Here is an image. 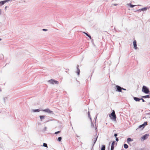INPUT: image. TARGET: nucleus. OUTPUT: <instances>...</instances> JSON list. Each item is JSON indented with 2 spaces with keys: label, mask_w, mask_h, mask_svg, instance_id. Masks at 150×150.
<instances>
[{
  "label": "nucleus",
  "mask_w": 150,
  "mask_h": 150,
  "mask_svg": "<svg viewBox=\"0 0 150 150\" xmlns=\"http://www.w3.org/2000/svg\"><path fill=\"white\" fill-rule=\"evenodd\" d=\"M110 117L114 121H116V116L115 114V112L113 110L112 112L109 115Z\"/></svg>",
  "instance_id": "obj_1"
},
{
  "label": "nucleus",
  "mask_w": 150,
  "mask_h": 150,
  "mask_svg": "<svg viewBox=\"0 0 150 150\" xmlns=\"http://www.w3.org/2000/svg\"><path fill=\"white\" fill-rule=\"evenodd\" d=\"M142 91L146 94L149 93L150 92L149 88L145 86H143Z\"/></svg>",
  "instance_id": "obj_2"
},
{
  "label": "nucleus",
  "mask_w": 150,
  "mask_h": 150,
  "mask_svg": "<svg viewBox=\"0 0 150 150\" xmlns=\"http://www.w3.org/2000/svg\"><path fill=\"white\" fill-rule=\"evenodd\" d=\"M42 110L44 112H46L49 114H54L53 111L51 110L48 108H47L44 110Z\"/></svg>",
  "instance_id": "obj_3"
},
{
  "label": "nucleus",
  "mask_w": 150,
  "mask_h": 150,
  "mask_svg": "<svg viewBox=\"0 0 150 150\" xmlns=\"http://www.w3.org/2000/svg\"><path fill=\"white\" fill-rule=\"evenodd\" d=\"M48 82L51 84H53L54 83L56 84H58L59 82L58 81L53 80V79H51L48 81Z\"/></svg>",
  "instance_id": "obj_4"
},
{
  "label": "nucleus",
  "mask_w": 150,
  "mask_h": 150,
  "mask_svg": "<svg viewBox=\"0 0 150 150\" xmlns=\"http://www.w3.org/2000/svg\"><path fill=\"white\" fill-rule=\"evenodd\" d=\"M116 91H117L119 92H122V88L120 86H119L118 85H117L116 86Z\"/></svg>",
  "instance_id": "obj_5"
},
{
  "label": "nucleus",
  "mask_w": 150,
  "mask_h": 150,
  "mask_svg": "<svg viewBox=\"0 0 150 150\" xmlns=\"http://www.w3.org/2000/svg\"><path fill=\"white\" fill-rule=\"evenodd\" d=\"M147 122H145L142 125H140L139 126L138 128H142V129L144 128L145 126L147 125Z\"/></svg>",
  "instance_id": "obj_6"
},
{
  "label": "nucleus",
  "mask_w": 150,
  "mask_h": 150,
  "mask_svg": "<svg viewBox=\"0 0 150 150\" xmlns=\"http://www.w3.org/2000/svg\"><path fill=\"white\" fill-rule=\"evenodd\" d=\"M88 117L90 119V120H91V127L92 128H93L94 127V125L93 124V122H92V119H91V117L90 115V112H89V111L88 112Z\"/></svg>",
  "instance_id": "obj_7"
},
{
  "label": "nucleus",
  "mask_w": 150,
  "mask_h": 150,
  "mask_svg": "<svg viewBox=\"0 0 150 150\" xmlns=\"http://www.w3.org/2000/svg\"><path fill=\"white\" fill-rule=\"evenodd\" d=\"M149 136V134H146L144 135L143 136L141 137L142 139H143V140H144L146 139Z\"/></svg>",
  "instance_id": "obj_8"
},
{
  "label": "nucleus",
  "mask_w": 150,
  "mask_h": 150,
  "mask_svg": "<svg viewBox=\"0 0 150 150\" xmlns=\"http://www.w3.org/2000/svg\"><path fill=\"white\" fill-rule=\"evenodd\" d=\"M148 8L147 7H144L142 8L141 9H139L137 11H146L147 9Z\"/></svg>",
  "instance_id": "obj_9"
},
{
  "label": "nucleus",
  "mask_w": 150,
  "mask_h": 150,
  "mask_svg": "<svg viewBox=\"0 0 150 150\" xmlns=\"http://www.w3.org/2000/svg\"><path fill=\"white\" fill-rule=\"evenodd\" d=\"M98 136H97L95 138H93V139H92V141L93 142V146L96 143V142L97 140V138H98Z\"/></svg>",
  "instance_id": "obj_10"
},
{
  "label": "nucleus",
  "mask_w": 150,
  "mask_h": 150,
  "mask_svg": "<svg viewBox=\"0 0 150 150\" xmlns=\"http://www.w3.org/2000/svg\"><path fill=\"white\" fill-rule=\"evenodd\" d=\"M133 43V45L134 46V49L136 50L137 49V42H136V40L134 41Z\"/></svg>",
  "instance_id": "obj_11"
},
{
  "label": "nucleus",
  "mask_w": 150,
  "mask_h": 150,
  "mask_svg": "<svg viewBox=\"0 0 150 150\" xmlns=\"http://www.w3.org/2000/svg\"><path fill=\"white\" fill-rule=\"evenodd\" d=\"M40 111V110L39 109H35V110H32V111L33 112H39Z\"/></svg>",
  "instance_id": "obj_12"
},
{
  "label": "nucleus",
  "mask_w": 150,
  "mask_h": 150,
  "mask_svg": "<svg viewBox=\"0 0 150 150\" xmlns=\"http://www.w3.org/2000/svg\"><path fill=\"white\" fill-rule=\"evenodd\" d=\"M40 120L42 121V120L43 119H44L45 118V117H46V116L45 115H40Z\"/></svg>",
  "instance_id": "obj_13"
},
{
  "label": "nucleus",
  "mask_w": 150,
  "mask_h": 150,
  "mask_svg": "<svg viewBox=\"0 0 150 150\" xmlns=\"http://www.w3.org/2000/svg\"><path fill=\"white\" fill-rule=\"evenodd\" d=\"M133 141V139H131L130 138H128L127 139V142L128 143H129V142H132Z\"/></svg>",
  "instance_id": "obj_14"
},
{
  "label": "nucleus",
  "mask_w": 150,
  "mask_h": 150,
  "mask_svg": "<svg viewBox=\"0 0 150 150\" xmlns=\"http://www.w3.org/2000/svg\"><path fill=\"white\" fill-rule=\"evenodd\" d=\"M134 99L136 101H139L140 100H141L140 98L136 97H134Z\"/></svg>",
  "instance_id": "obj_15"
},
{
  "label": "nucleus",
  "mask_w": 150,
  "mask_h": 150,
  "mask_svg": "<svg viewBox=\"0 0 150 150\" xmlns=\"http://www.w3.org/2000/svg\"><path fill=\"white\" fill-rule=\"evenodd\" d=\"M77 74L78 75H79V73L80 72V70H79V65H77Z\"/></svg>",
  "instance_id": "obj_16"
},
{
  "label": "nucleus",
  "mask_w": 150,
  "mask_h": 150,
  "mask_svg": "<svg viewBox=\"0 0 150 150\" xmlns=\"http://www.w3.org/2000/svg\"><path fill=\"white\" fill-rule=\"evenodd\" d=\"M105 146L104 145H102V146L101 148V150H105Z\"/></svg>",
  "instance_id": "obj_17"
},
{
  "label": "nucleus",
  "mask_w": 150,
  "mask_h": 150,
  "mask_svg": "<svg viewBox=\"0 0 150 150\" xmlns=\"http://www.w3.org/2000/svg\"><path fill=\"white\" fill-rule=\"evenodd\" d=\"M127 5L129 6H130L131 8H133L134 7V6H136V5H132V4H127Z\"/></svg>",
  "instance_id": "obj_18"
},
{
  "label": "nucleus",
  "mask_w": 150,
  "mask_h": 150,
  "mask_svg": "<svg viewBox=\"0 0 150 150\" xmlns=\"http://www.w3.org/2000/svg\"><path fill=\"white\" fill-rule=\"evenodd\" d=\"M142 97L145 98H150V96L149 95H147L145 96H142Z\"/></svg>",
  "instance_id": "obj_19"
},
{
  "label": "nucleus",
  "mask_w": 150,
  "mask_h": 150,
  "mask_svg": "<svg viewBox=\"0 0 150 150\" xmlns=\"http://www.w3.org/2000/svg\"><path fill=\"white\" fill-rule=\"evenodd\" d=\"M11 0H6L2 1V2L3 3V4H4L5 3H6V2H8L9 1H11Z\"/></svg>",
  "instance_id": "obj_20"
},
{
  "label": "nucleus",
  "mask_w": 150,
  "mask_h": 150,
  "mask_svg": "<svg viewBox=\"0 0 150 150\" xmlns=\"http://www.w3.org/2000/svg\"><path fill=\"white\" fill-rule=\"evenodd\" d=\"M124 147L126 149H127L128 147V146L126 144H124Z\"/></svg>",
  "instance_id": "obj_21"
},
{
  "label": "nucleus",
  "mask_w": 150,
  "mask_h": 150,
  "mask_svg": "<svg viewBox=\"0 0 150 150\" xmlns=\"http://www.w3.org/2000/svg\"><path fill=\"white\" fill-rule=\"evenodd\" d=\"M83 33L88 36L90 39H91V37L89 35L85 32H83Z\"/></svg>",
  "instance_id": "obj_22"
},
{
  "label": "nucleus",
  "mask_w": 150,
  "mask_h": 150,
  "mask_svg": "<svg viewBox=\"0 0 150 150\" xmlns=\"http://www.w3.org/2000/svg\"><path fill=\"white\" fill-rule=\"evenodd\" d=\"M42 146H44L45 147H47V144L45 143H44L43 144V145Z\"/></svg>",
  "instance_id": "obj_23"
},
{
  "label": "nucleus",
  "mask_w": 150,
  "mask_h": 150,
  "mask_svg": "<svg viewBox=\"0 0 150 150\" xmlns=\"http://www.w3.org/2000/svg\"><path fill=\"white\" fill-rule=\"evenodd\" d=\"M62 139V138L61 137H59L58 138V140L59 142H61V140Z\"/></svg>",
  "instance_id": "obj_24"
},
{
  "label": "nucleus",
  "mask_w": 150,
  "mask_h": 150,
  "mask_svg": "<svg viewBox=\"0 0 150 150\" xmlns=\"http://www.w3.org/2000/svg\"><path fill=\"white\" fill-rule=\"evenodd\" d=\"M115 143V141H113L112 142L111 146L114 147V144Z\"/></svg>",
  "instance_id": "obj_25"
},
{
  "label": "nucleus",
  "mask_w": 150,
  "mask_h": 150,
  "mask_svg": "<svg viewBox=\"0 0 150 150\" xmlns=\"http://www.w3.org/2000/svg\"><path fill=\"white\" fill-rule=\"evenodd\" d=\"M117 5H118V4H111V6L112 7L114 6H117Z\"/></svg>",
  "instance_id": "obj_26"
},
{
  "label": "nucleus",
  "mask_w": 150,
  "mask_h": 150,
  "mask_svg": "<svg viewBox=\"0 0 150 150\" xmlns=\"http://www.w3.org/2000/svg\"><path fill=\"white\" fill-rule=\"evenodd\" d=\"M3 5L4 4H3L2 1H0V6H1Z\"/></svg>",
  "instance_id": "obj_27"
},
{
  "label": "nucleus",
  "mask_w": 150,
  "mask_h": 150,
  "mask_svg": "<svg viewBox=\"0 0 150 150\" xmlns=\"http://www.w3.org/2000/svg\"><path fill=\"white\" fill-rule=\"evenodd\" d=\"M61 132V131H57V132H56L55 133V134H58L59 133H60Z\"/></svg>",
  "instance_id": "obj_28"
},
{
  "label": "nucleus",
  "mask_w": 150,
  "mask_h": 150,
  "mask_svg": "<svg viewBox=\"0 0 150 150\" xmlns=\"http://www.w3.org/2000/svg\"><path fill=\"white\" fill-rule=\"evenodd\" d=\"M47 29H42V30L45 31H47Z\"/></svg>",
  "instance_id": "obj_29"
},
{
  "label": "nucleus",
  "mask_w": 150,
  "mask_h": 150,
  "mask_svg": "<svg viewBox=\"0 0 150 150\" xmlns=\"http://www.w3.org/2000/svg\"><path fill=\"white\" fill-rule=\"evenodd\" d=\"M114 147H113L112 146H111L110 150H114Z\"/></svg>",
  "instance_id": "obj_30"
},
{
  "label": "nucleus",
  "mask_w": 150,
  "mask_h": 150,
  "mask_svg": "<svg viewBox=\"0 0 150 150\" xmlns=\"http://www.w3.org/2000/svg\"><path fill=\"white\" fill-rule=\"evenodd\" d=\"M116 139V141H117V142H118V140H119L116 137V139Z\"/></svg>",
  "instance_id": "obj_31"
},
{
  "label": "nucleus",
  "mask_w": 150,
  "mask_h": 150,
  "mask_svg": "<svg viewBox=\"0 0 150 150\" xmlns=\"http://www.w3.org/2000/svg\"><path fill=\"white\" fill-rule=\"evenodd\" d=\"M140 99H141V100H142V102H144L145 101L144 100V99H143V98H140Z\"/></svg>",
  "instance_id": "obj_32"
},
{
  "label": "nucleus",
  "mask_w": 150,
  "mask_h": 150,
  "mask_svg": "<svg viewBox=\"0 0 150 150\" xmlns=\"http://www.w3.org/2000/svg\"><path fill=\"white\" fill-rule=\"evenodd\" d=\"M114 136L115 137H116L117 136V134L116 133H115L114 134Z\"/></svg>",
  "instance_id": "obj_33"
},
{
  "label": "nucleus",
  "mask_w": 150,
  "mask_h": 150,
  "mask_svg": "<svg viewBox=\"0 0 150 150\" xmlns=\"http://www.w3.org/2000/svg\"><path fill=\"white\" fill-rule=\"evenodd\" d=\"M122 90H125V91L126 90V89L123 88H122Z\"/></svg>",
  "instance_id": "obj_34"
},
{
  "label": "nucleus",
  "mask_w": 150,
  "mask_h": 150,
  "mask_svg": "<svg viewBox=\"0 0 150 150\" xmlns=\"http://www.w3.org/2000/svg\"><path fill=\"white\" fill-rule=\"evenodd\" d=\"M47 127H45L44 128V129L45 130H46V129H47Z\"/></svg>",
  "instance_id": "obj_35"
},
{
  "label": "nucleus",
  "mask_w": 150,
  "mask_h": 150,
  "mask_svg": "<svg viewBox=\"0 0 150 150\" xmlns=\"http://www.w3.org/2000/svg\"><path fill=\"white\" fill-rule=\"evenodd\" d=\"M1 9H0V15L1 14Z\"/></svg>",
  "instance_id": "obj_36"
},
{
  "label": "nucleus",
  "mask_w": 150,
  "mask_h": 150,
  "mask_svg": "<svg viewBox=\"0 0 150 150\" xmlns=\"http://www.w3.org/2000/svg\"><path fill=\"white\" fill-rule=\"evenodd\" d=\"M4 102H5V98H4Z\"/></svg>",
  "instance_id": "obj_37"
},
{
  "label": "nucleus",
  "mask_w": 150,
  "mask_h": 150,
  "mask_svg": "<svg viewBox=\"0 0 150 150\" xmlns=\"http://www.w3.org/2000/svg\"><path fill=\"white\" fill-rule=\"evenodd\" d=\"M97 129V127H96L95 128V129L96 130Z\"/></svg>",
  "instance_id": "obj_38"
},
{
  "label": "nucleus",
  "mask_w": 150,
  "mask_h": 150,
  "mask_svg": "<svg viewBox=\"0 0 150 150\" xmlns=\"http://www.w3.org/2000/svg\"><path fill=\"white\" fill-rule=\"evenodd\" d=\"M140 150H144L143 149H141Z\"/></svg>",
  "instance_id": "obj_39"
},
{
  "label": "nucleus",
  "mask_w": 150,
  "mask_h": 150,
  "mask_svg": "<svg viewBox=\"0 0 150 150\" xmlns=\"http://www.w3.org/2000/svg\"><path fill=\"white\" fill-rule=\"evenodd\" d=\"M7 6H6L5 7V9H6V8L7 7Z\"/></svg>",
  "instance_id": "obj_40"
},
{
  "label": "nucleus",
  "mask_w": 150,
  "mask_h": 150,
  "mask_svg": "<svg viewBox=\"0 0 150 150\" xmlns=\"http://www.w3.org/2000/svg\"><path fill=\"white\" fill-rule=\"evenodd\" d=\"M1 40V38H0V41Z\"/></svg>",
  "instance_id": "obj_41"
},
{
  "label": "nucleus",
  "mask_w": 150,
  "mask_h": 150,
  "mask_svg": "<svg viewBox=\"0 0 150 150\" xmlns=\"http://www.w3.org/2000/svg\"><path fill=\"white\" fill-rule=\"evenodd\" d=\"M77 137H79V136H77Z\"/></svg>",
  "instance_id": "obj_42"
},
{
  "label": "nucleus",
  "mask_w": 150,
  "mask_h": 150,
  "mask_svg": "<svg viewBox=\"0 0 150 150\" xmlns=\"http://www.w3.org/2000/svg\"><path fill=\"white\" fill-rule=\"evenodd\" d=\"M138 6H141V5H138Z\"/></svg>",
  "instance_id": "obj_43"
},
{
  "label": "nucleus",
  "mask_w": 150,
  "mask_h": 150,
  "mask_svg": "<svg viewBox=\"0 0 150 150\" xmlns=\"http://www.w3.org/2000/svg\"><path fill=\"white\" fill-rule=\"evenodd\" d=\"M149 104H150V103H149Z\"/></svg>",
  "instance_id": "obj_44"
},
{
  "label": "nucleus",
  "mask_w": 150,
  "mask_h": 150,
  "mask_svg": "<svg viewBox=\"0 0 150 150\" xmlns=\"http://www.w3.org/2000/svg\"><path fill=\"white\" fill-rule=\"evenodd\" d=\"M96 118H97V117H96Z\"/></svg>",
  "instance_id": "obj_45"
}]
</instances>
